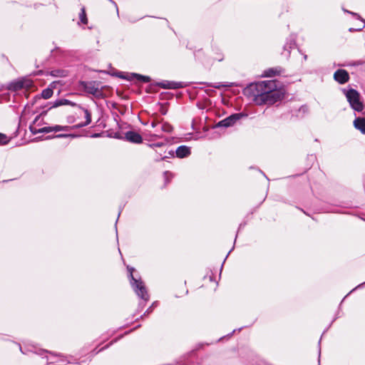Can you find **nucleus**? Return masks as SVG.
Listing matches in <instances>:
<instances>
[{
  "label": "nucleus",
  "mask_w": 365,
  "mask_h": 365,
  "mask_svg": "<svg viewBox=\"0 0 365 365\" xmlns=\"http://www.w3.org/2000/svg\"><path fill=\"white\" fill-rule=\"evenodd\" d=\"M283 71V69L279 67L270 68L264 71V76L265 77H273L275 76L280 75Z\"/></svg>",
  "instance_id": "ddd939ff"
},
{
  "label": "nucleus",
  "mask_w": 365,
  "mask_h": 365,
  "mask_svg": "<svg viewBox=\"0 0 365 365\" xmlns=\"http://www.w3.org/2000/svg\"><path fill=\"white\" fill-rule=\"evenodd\" d=\"M165 145V143H157L150 144L149 146L150 148H157V147L163 146Z\"/></svg>",
  "instance_id": "b1692460"
},
{
  "label": "nucleus",
  "mask_w": 365,
  "mask_h": 365,
  "mask_svg": "<svg viewBox=\"0 0 365 365\" xmlns=\"http://www.w3.org/2000/svg\"><path fill=\"white\" fill-rule=\"evenodd\" d=\"M304 58L306 60L307 58V56L304 55Z\"/></svg>",
  "instance_id": "f704fd0d"
},
{
  "label": "nucleus",
  "mask_w": 365,
  "mask_h": 365,
  "mask_svg": "<svg viewBox=\"0 0 365 365\" xmlns=\"http://www.w3.org/2000/svg\"><path fill=\"white\" fill-rule=\"evenodd\" d=\"M51 106L50 107L51 108H57L62 106H75L76 105V103L72 102L68 99L66 98H60L56 99L53 102L51 103Z\"/></svg>",
  "instance_id": "9b49d317"
},
{
  "label": "nucleus",
  "mask_w": 365,
  "mask_h": 365,
  "mask_svg": "<svg viewBox=\"0 0 365 365\" xmlns=\"http://www.w3.org/2000/svg\"><path fill=\"white\" fill-rule=\"evenodd\" d=\"M160 130L162 132H165L167 133H170L173 131V127L168 123H164L162 124Z\"/></svg>",
  "instance_id": "6ab92c4d"
},
{
  "label": "nucleus",
  "mask_w": 365,
  "mask_h": 365,
  "mask_svg": "<svg viewBox=\"0 0 365 365\" xmlns=\"http://www.w3.org/2000/svg\"><path fill=\"white\" fill-rule=\"evenodd\" d=\"M354 125L356 129L361 131L362 134H365V118H356L354 120Z\"/></svg>",
  "instance_id": "4468645a"
},
{
  "label": "nucleus",
  "mask_w": 365,
  "mask_h": 365,
  "mask_svg": "<svg viewBox=\"0 0 365 365\" xmlns=\"http://www.w3.org/2000/svg\"><path fill=\"white\" fill-rule=\"evenodd\" d=\"M53 91L50 88H45L41 92V96L44 99L50 98L53 96Z\"/></svg>",
  "instance_id": "a211bd4d"
},
{
  "label": "nucleus",
  "mask_w": 365,
  "mask_h": 365,
  "mask_svg": "<svg viewBox=\"0 0 365 365\" xmlns=\"http://www.w3.org/2000/svg\"><path fill=\"white\" fill-rule=\"evenodd\" d=\"M222 58H218L217 61H220Z\"/></svg>",
  "instance_id": "c9c22d12"
},
{
  "label": "nucleus",
  "mask_w": 365,
  "mask_h": 365,
  "mask_svg": "<svg viewBox=\"0 0 365 365\" xmlns=\"http://www.w3.org/2000/svg\"><path fill=\"white\" fill-rule=\"evenodd\" d=\"M76 135H71V134H58V135H56L55 137L56 138H67V137H75Z\"/></svg>",
  "instance_id": "393cba45"
},
{
  "label": "nucleus",
  "mask_w": 365,
  "mask_h": 365,
  "mask_svg": "<svg viewBox=\"0 0 365 365\" xmlns=\"http://www.w3.org/2000/svg\"><path fill=\"white\" fill-rule=\"evenodd\" d=\"M29 129H30L31 132L33 134H37V133H44L43 131H41V130L43 129V128H40V129H37V128H36L34 126H33V125H30Z\"/></svg>",
  "instance_id": "4be33fe9"
},
{
  "label": "nucleus",
  "mask_w": 365,
  "mask_h": 365,
  "mask_svg": "<svg viewBox=\"0 0 365 365\" xmlns=\"http://www.w3.org/2000/svg\"><path fill=\"white\" fill-rule=\"evenodd\" d=\"M349 74L344 69H338L334 73V79L339 84H344L349 81Z\"/></svg>",
  "instance_id": "6e6552de"
},
{
  "label": "nucleus",
  "mask_w": 365,
  "mask_h": 365,
  "mask_svg": "<svg viewBox=\"0 0 365 365\" xmlns=\"http://www.w3.org/2000/svg\"><path fill=\"white\" fill-rule=\"evenodd\" d=\"M126 140L133 143H140L143 141L142 136L135 131H128L125 133Z\"/></svg>",
  "instance_id": "9d476101"
},
{
  "label": "nucleus",
  "mask_w": 365,
  "mask_h": 365,
  "mask_svg": "<svg viewBox=\"0 0 365 365\" xmlns=\"http://www.w3.org/2000/svg\"><path fill=\"white\" fill-rule=\"evenodd\" d=\"M164 176H165V180H168V178H173V174H172L170 172H169V171H165V172L164 173Z\"/></svg>",
  "instance_id": "a878e982"
},
{
  "label": "nucleus",
  "mask_w": 365,
  "mask_h": 365,
  "mask_svg": "<svg viewBox=\"0 0 365 365\" xmlns=\"http://www.w3.org/2000/svg\"><path fill=\"white\" fill-rule=\"evenodd\" d=\"M78 88V90L91 94L96 98H101L103 96V91L99 88V83L96 81H79Z\"/></svg>",
  "instance_id": "39448f33"
},
{
  "label": "nucleus",
  "mask_w": 365,
  "mask_h": 365,
  "mask_svg": "<svg viewBox=\"0 0 365 365\" xmlns=\"http://www.w3.org/2000/svg\"><path fill=\"white\" fill-rule=\"evenodd\" d=\"M130 76H131V78H128L129 80H133V79L135 78L136 80L141 81V82H144V83H149L151 80L149 76H142V75L137 74V73H131Z\"/></svg>",
  "instance_id": "dca6fc26"
},
{
  "label": "nucleus",
  "mask_w": 365,
  "mask_h": 365,
  "mask_svg": "<svg viewBox=\"0 0 365 365\" xmlns=\"http://www.w3.org/2000/svg\"><path fill=\"white\" fill-rule=\"evenodd\" d=\"M38 117H36V118H35V120L34 121V123H36V121L38 120Z\"/></svg>",
  "instance_id": "72a5a7b5"
},
{
  "label": "nucleus",
  "mask_w": 365,
  "mask_h": 365,
  "mask_svg": "<svg viewBox=\"0 0 365 365\" xmlns=\"http://www.w3.org/2000/svg\"><path fill=\"white\" fill-rule=\"evenodd\" d=\"M130 273L129 278L130 284L134 289L135 294L141 298L143 301L148 302L149 300V295L144 284V282L140 279H136L133 276L135 269L133 267H128Z\"/></svg>",
  "instance_id": "7ed1b4c3"
},
{
  "label": "nucleus",
  "mask_w": 365,
  "mask_h": 365,
  "mask_svg": "<svg viewBox=\"0 0 365 365\" xmlns=\"http://www.w3.org/2000/svg\"><path fill=\"white\" fill-rule=\"evenodd\" d=\"M158 125V123H157V122H155V121H153V122L151 123V126H152V128H155V127H156Z\"/></svg>",
  "instance_id": "c756f323"
},
{
  "label": "nucleus",
  "mask_w": 365,
  "mask_h": 365,
  "mask_svg": "<svg viewBox=\"0 0 365 365\" xmlns=\"http://www.w3.org/2000/svg\"><path fill=\"white\" fill-rule=\"evenodd\" d=\"M160 113L163 114V115H165L166 113H167V110L164 108V107H161L160 108Z\"/></svg>",
  "instance_id": "c85d7f7f"
},
{
  "label": "nucleus",
  "mask_w": 365,
  "mask_h": 365,
  "mask_svg": "<svg viewBox=\"0 0 365 365\" xmlns=\"http://www.w3.org/2000/svg\"><path fill=\"white\" fill-rule=\"evenodd\" d=\"M82 110L84 113L86 118V121L84 123H78L73 126L59 125H56L53 126H46L43 127V129L41 131L45 132V133H48L50 132L71 131L75 128H80L89 125L91 123V114L89 112V110L86 108H82Z\"/></svg>",
  "instance_id": "f03ea898"
},
{
  "label": "nucleus",
  "mask_w": 365,
  "mask_h": 365,
  "mask_svg": "<svg viewBox=\"0 0 365 365\" xmlns=\"http://www.w3.org/2000/svg\"><path fill=\"white\" fill-rule=\"evenodd\" d=\"M342 92L353 110L357 112H361L364 110V104L360 101V93L356 90L354 88H344Z\"/></svg>",
  "instance_id": "20e7f679"
},
{
  "label": "nucleus",
  "mask_w": 365,
  "mask_h": 365,
  "mask_svg": "<svg viewBox=\"0 0 365 365\" xmlns=\"http://www.w3.org/2000/svg\"><path fill=\"white\" fill-rule=\"evenodd\" d=\"M9 140L4 134L0 133V145H5L9 143Z\"/></svg>",
  "instance_id": "412c9836"
},
{
  "label": "nucleus",
  "mask_w": 365,
  "mask_h": 365,
  "mask_svg": "<svg viewBox=\"0 0 365 365\" xmlns=\"http://www.w3.org/2000/svg\"><path fill=\"white\" fill-rule=\"evenodd\" d=\"M175 153L178 158H185L190 155V148L186 145H180L176 149Z\"/></svg>",
  "instance_id": "f8f14e48"
},
{
  "label": "nucleus",
  "mask_w": 365,
  "mask_h": 365,
  "mask_svg": "<svg viewBox=\"0 0 365 365\" xmlns=\"http://www.w3.org/2000/svg\"><path fill=\"white\" fill-rule=\"evenodd\" d=\"M98 136H99V134H94V135H93V137H98Z\"/></svg>",
  "instance_id": "473e14b6"
},
{
  "label": "nucleus",
  "mask_w": 365,
  "mask_h": 365,
  "mask_svg": "<svg viewBox=\"0 0 365 365\" xmlns=\"http://www.w3.org/2000/svg\"><path fill=\"white\" fill-rule=\"evenodd\" d=\"M79 18H80L81 23H83V24H87L88 20L86 18V14L84 8L81 9V12L79 14Z\"/></svg>",
  "instance_id": "aec40b11"
},
{
  "label": "nucleus",
  "mask_w": 365,
  "mask_h": 365,
  "mask_svg": "<svg viewBox=\"0 0 365 365\" xmlns=\"http://www.w3.org/2000/svg\"><path fill=\"white\" fill-rule=\"evenodd\" d=\"M50 75L53 77H66L68 76V71L63 69H54L50 72Z\"/></svg>",
  "instance_id": "f3484780"
},
{
  "label": "nucleus",
  "mask_w": 365,
  "mask_h": 365,
  "mask_svg": "<svg viewBox=\"0 0 365 365\" xmlns=\"http://www.w3.org/2000/svg\"><path fill=\"white\" fill-rule=\"evenodd\" d=\"M33 86V81L27 78H22L11 82L8 89L11 91H17L22 88L29 89Z\"/></svg>",
  "instance_id": "423d86ee"
},
{
  "label": "nucleus",
  "mask_w": 365,
  "mask_h": 365,
  "mask_svg": "<svg viewBox=\"0 0 365 365\" xmlns=\"http://www.w3.org/2000/svg\"><path fill=\"white\" fill-rule=\"evenodd\" d=\"M246 94L258 106L272 105L281 99L276 81H264L251 83L245 89Z\"/></svg>",
  "instance_id": "f257e3e1"
},
{
  "label": "nucleus",
  "mask_w": 365,
  "mask_h": 365,
  "mask_svg": "<svg viewBox=\"0 0 365 365\" xmlns=\"http://www.w3.org/2000/svg\"><path fill=\"white\" fill-rule=\"evenodd\" d=\"M247 115L246 113H238L232 114L227 118L220 120L218 122L216 125V127H224V128H228L230 126H232L237 120L241 119L243 117H247Z\"/></svg>",
  "instance_id": "0eeeda50"
},
{
  "label": "nucleus",
  "mask_w": 365,
  "mask_h": 365,
  "mask_svg": "<svg viewBox=\"0 0 365 365\" xmlns=\"http://www.w3.org/2000/svg\"><path fill=\"white\" fill-rule=\"evenodd\" d=\"M210 86L214 87L215 88H220L222 87H230V85H225V84H222L221 83H215L214 85H210Z\"/></svg>",
  "instance_id": "5701e85b"
},
{
  "label": "nucleus",
  "mask_w": 365,
  "mask_h": 365,
  "mask_svg": "<svg viewBox=\"0 0 365 365\" xmlns=\"http://www.w3.org/2000/svg\"><path fill=\"white\" fill-rule=\"evenodd\" d=\"M108 346H109V344L106 345V346H104V347L101 348L98 351H102V350H103V349H105L108 348Z\"/></svg>",
  "instance_id": "2f4dec72"
},
{
  "label": "nucleus",
  "mask_w": 365,
  "mask_h": 365,
  "mask_svg": "<svg viewBox=\"0 0 365 365\" xmlns=\"http://www.w3.org/2000/svg\"><path fill=\"white\" fill-rule=\"evenodd\" d=\"M344 11L346 13H349L350 14H351L352 16H355L357 19H360L361 21V25L360 27L357 28V29H353V28H350L349 29V31L352 32V31H359L361 30H362V29L364 27V21L360 17V16L356 14V13H354V12H352V11H347L346 9H344Z\"/></svg>",
  "instance_id": "2eb2a0df"
},
{
  "label": "nucleus",
  "mask_w": 365,
  "mask_h": 365,
  "mask_svg": "<svg viewBox=\"0 0 365 365\" xmlns=\"http://www.w3.org/2000/svg\"><path fill=\"white\" fill-rule=\"evenodd\" d=\"M361 64H362V61H358L354 62L351 65V66H359V65H361Z\"/></svg>",
  "instance_id": "cd10ccee"
},
{
  "label": "nucleus",
  "mask_w": 365,
  "mask_h": 365,
  "mask_svg": "<svg viewBox=\"0 0 365 365\" xmlns=\"http://www.w3.org/2000/svg\"><path fill=\"white\" fill-rule=\"evenodd\" d=\"M109 1L112 2L116 7V11H117V13L118 14V6H117V4H115V1H113V0H108Z\"/></svg>",
  "instance_id": "7c9ffc66"
},
{
  "label": "nucleus",
  "mask_w": 365,
  "mask_h": 365,
  "mask_svg": "<svg viewBox=\"0 0 365 365\" xmlns=\"http://www.w3.org/2000/svg\"><path fill=\"white\" fill-rule=\"evenodd\" d=\"M151 137L153 138H163V135L161 134H153L150 135Z\"/></svg>",
  "instance_id": "bb28decb"
},
{
  "label": "nucleus",
  "mask_w": 365,
  "mask_h": 365,
  "mask_svg": "<svg viewBox=\"0 0 365 365\" xmlns=\"http://www.w3.org/2000/svg\"><path fill=\"white\" fill-rule=\"evenodd\" d=\"M158 86L165 89H177L185 87L184 82L168 81H165L158 83Z\"/></svg>",
  "instance_id": "1a4fd4ad"
}]
</instances>
